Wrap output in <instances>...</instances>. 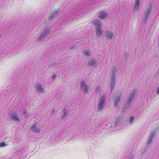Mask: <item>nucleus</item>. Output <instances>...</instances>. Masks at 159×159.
I'll return each instance as SVG.
<instances>
[{"label": "nucleus", "mask_w": 159, "mask_h": 159, "mask_svg": "<svg viewBox=\"0 0 159 159\" xmlns=\"http://www.w3.org/2000/svg\"><path fill=\"white\" fill-rule=\"evenodd\" d=\"M155 133L156 131H153L150 132V136L147 142V145H149L152 141Z\"/></svg>", "instance_id": "9b49d317"}, {"label": "nucleus", "mask_w": 159, "mask_h": 159, "mask_svg": "<svg viewBox=\"0 0 159 159\" xmlns=\"http://www.w3.org/2000/svg\"><path fill=\"white\" fill-rule=\"evenodd\" d=\"M7 144H6L4 142H2L0 143V147H3L7 145Z\"/></svg>", "instance_id": "5701e85b"}, {"label": "nucleus", "mask_w": 159, "mask_h": 159, "mask_svg": "<svg viewBox=\"0 0 159 159\" xmlns=\"http://www.w3.org/2000/svg\"><path fill=\"white\" fill-rule=\"evenodd\" d=\"M102 34V32L101 27L96 28V34L98 37H101Z\"/></svg>", "instance_id": "dca6fc26"}, {"label": "nucleus", "mask_w": 159, "mask_h": 159, "mask_svg": "<svg viewBox=\"0 0 159 159\" xmlns=\"http://www.w3.org/2000/svg\"><path fill=\"white\" fill-rule=\"evenodd\" d=\"M57 76V75L56 74H54L52 77V80H54L56 78V77Z\"/></svg>", "instance_id": "cd10ccee"}, {"label": "nucleus", "mask_w": 159, "mask_h": 159, "mask_svg": "<svg viewBox=\"0 0 159 159\" xmlns=\"http://www.w3.org/2000/svg\"><path fill=\"white\" fill-rule=\"evenodd\" d=\"M108 16V13L104 11H101L98 13V16L101 19H105Z\"/></svg>", "instance_id": "6e6552de"}, {"label": "nucleus", "mask_w": 159, "mask_h": 159, "mask_svg": "<svg viewBox=\"0 0 159 159\" xmlns=\"http://www.w3.org/2000/svg\"><path fill=\"white\" fill-rule=\"evenodd\" d=\"M54 108H53L52 110V112L53 113L54 112Z\"/></svg>", "instance_id": "7c9ffc66"}, {"label": "nucleus", "mask_w": 159, "mask_h": 159, "mask_svg": "<svg viewBox=\"0 0 159 159\" xmlns=\"http://www.w3.org/2000/svg\"><path fill=\"white\" fill-rule=\"evenodd\" d=\"M80 88L82 90H83L84 94H86L89 92L88 89L89 88V86L86 85L84 81H82L80 84Z\"/></svg>", "instance_id": "423d86ee"}, {"label": "nucleus", "mask_w": 159, "mask_h": 159, "mask_svg": "<svg viewBox=\"0 0 159 159\" xmlns=\"http://www.w3.org/2000/svg\"><path fill=\"white\" fill-rule=\"evenodd\" d=\"M156 94L157 95H159V86L157 88V89Z\"/></svg>", "instance_id": "bb28decb"}, {"label": "nucleus", "mask_w": 159, "mask_h": 159, "mask_svg": "<svg viewBox=\"0 0 159 159\" xmlns=\"http://www.w3.org/2000/svg\"><path fill=\"white\" fill-rule=\"evenodd\" d=\"M56 64H55V65H56ZM54 66V65H53V66Z\"/></svg>", "instance_id": "2f4dec72"}, {"label": "nucleus", "mask_w": 159, "mask_h": 159, "mask_svg": "<svg viewBox=\"0 0 159 159\" xmlns=\"http://www.w3.org/2000/svg\"><path fill=\"white\" fill-rule=\"evenodd\" d=\"M134 116H131L129 118V124H132L134 122Z\"/></svg>", "instance_id": "4be33fe9"}, {"label": "nucleus", "mask_w": 159, "mask_h": 159, "mask_svg": "<svg viewBox=\"0 0 159 159\" xmlns=\"http://www.w3.org/2000/svg\"><path fill=\"white\" fill-rule=\"evenodd\" d=\"M97 63V61L92 58L89 61L88 65L91 66H95L96 64Z\"/></svg>", "instance_id": "f3484780"}, {"label": "nucleus", "mask_w": 159, "mask_h": 159, "mask_svg": "<svg viewBox=\"0 0 159 159\" xmlns=\"http://www.w3.org/2000/svg\"><path fill=\"white\" fill-rule=\"evenodd\" d=\"M140 0H135V4L134 8V11H137L138 10L140 5Z\"/></svg>", "instance_id": "a211bd4d"}, {"label": "nucleus", "mask_w": 159, "mask_h": 159, "mask_svg": "<svg viewBox=\"0 0 159 159\" xmlns=\"http://www.w3.org/2000/svg\"><path fill=\"white\" fill-rule=\"evenodd\" d=\"M74 48H75V46H71L70 47L71 49H73Z\"/></svg>", "instance_id": "c85d7f7f"}, {"label": "nucleus", "mask_w": 159, "mask_h": 159, "mask_svg": "<svg viewBox=\"0 0 159 159\" xmlns=\"http://www.w3.org/2000/svg\"><path fill=\"white\" fill-rule=\"evenodd\" d=\"M23 115L24 116L26 117L27 115L28 112L25 109H24V111L23 112Z\"/></svg>", "instance_id": "b1692460"}, {"label": "nucleus", "mask_w": 159, "mask_h": 159, "mask_svg": "<svg viewBox=\"0 0 159 159\" xmlns=\"http://www.w3.org/2000/svg\"><path fill=\"white\" fill-rule=\"evenodd\" d=\"M106 98V96L104 95H102L101 97L99 99V101L98 103V111H102L103 109Z\"/></svg>", "instance_id": "7ed1b4c3"}, {"label": "nucleus", "mask_w": 159, "mask_h": 159, "mask_svg": "<svg viewBox=\"0 0 159 159\" xmlns=\"http://www.w3.org/2000/svg\"><path fill=\"white\" fill-rule=\"evenodd\" d=\"M121 120V119L120 118H118L115 122V126H117L120 124Z\"/></svg>", "instance_id": "412c9836"}, {"label": "nucleus", "mask_w": 159, "mask_h": 159, "mask_svg": "<svg viewBox=\"0 0 159 159\" xmlns=\"http://www.w3.org/2000/svg\"><path fill=\"white\" fill-rule=\"evenodd\" d=\"M122 96V93L120 92H116L115 93L114 97L113 98L114 101V107L117 106L120 101Z\"/></svg>", "instance_id": "20e7f679"}, {"label": "nucleus", "mask_w": 159, "mask_h": 159, "mask_svg": "<svg viewBox=\"0 0 159 159\" xmlns=\"http://www.w3.org/2000/svg\"><path fill=\"white\" fill-rule=\"evenodd\" d=\"M95 91L97 93L100 92V91H101V87H97Z\"/></svg>", "instance_id": "a878e982"}, {"label": "nucleus", "mask_w": 159, "mask_h": 159, "mask_svg": "<svg viewBox=\"0 0 159 159\" xmlns=\"http://www.w3.org/2000/svg\"><path fill=\"white\" fill-rule=\"evenodd\" d=\"M134 155H129L128 159H134Z\"/></svg>", "instance_id": "393cba45"}, {"label": "nucleus", "mask_w": 159, "mask_h": 159, "mask_svg": "<svg viewBox=\"0 0 159 159\" xmlns=\"http://www.w3.org/2000/svg\"><path fill=\"white\" fill-rule=\"evenodd\" d=\"M106 36L108 40L110 41L112 39L113 36L114 35L113 33L110 30H107L105 33Z\"/></svg>", "instance_id": "f8f14e48"}, {"label": "nucleus", "mask_w": 159, "mask_h": 159, "mask_svg": "<svg viewBox=\"0 0 159 159\" xmlns=\"http://www.w3.org/2000/svg\"><path fill=\"white\" fill-rule=\"evenodd\" d=\"M137 92V90L135 89H134L132 90L131 93L130 94L128 98L127 102L124 105L123 110L121 111V113L122 114H124L125 113V110L129 107L136 93Z\"/></svg>", "instance_id": "f257e3e1"}, {"label": "nucleus", "mask_w": 159, "mask_h": 159, "mask_svg": "<svg viewBox=\"0 0 159 159\" xmlns=\"http://www.w3.org/2000/svg\"><path fill=\"white\" fill-rule=\"evenodd\" d=\"M151 12V5H150L149 7L144 11L143 21L146 23L148 20V17Z\"/></svg>", "instance_id": "39448f33"}, {"label": "nucleus", "mask_w": 159, "mask_h": 159, "mask_svg": "<svg viewBox=\"0 0 159 159\" xmlns=\"http://www.w3.org/2000/svg\"><path fill=\"white\" fill-rule=\"evenodd\" d=\"M67 114V110L66 108H64L61 113V120L65 119Z\"/></svg>", "instance_id": "2eb2a0df"}, {"label": "nucleus", "mask_w": 159, "mask_h": 159, "mask_svg": "<svg viewBox=\"0 0 159 159\" xmlns=\"http://www.w3.org/2000/svg\"><path fill=\"white\" fill-rule=\"evenodd\" d=\"M90 51L89 50H84L83 52L84 55L85 56L88 57L90 55Z\"/></svg>", "instance_id": "aec40b11"}, {"label": "nucleus", "mask_w": 159, "mask_h": 159, "mask_svg": "<svg viewBox=\"0 0 159 159\" xmlns=\"http://www.w3.org/2000/svg\"><path fill=\"white\" fill-rule=\"evenodd\" d=\"M36 89L37 91L39 92L40 93H42L44 92V90L42 87L41 85L39 84H37Z\"/></svg>", "instance_id": "4468645a"}, {"label": "nucleus", "mask_w": 159, "mask_h": 159, "mask_svg": "<svg viewBox=\"0 0 159 159\" xmlns=\"http://www.w3.org/2000/svg\"><path fill=\"white\" fill-rule=\"evenodd\" d=\"M30 129L34 133H39L40 132L41 128L40 127H37L35 124L31 126L30 128Z\"/></svg>", "instance_id": "9d476101"}, {"label": "nucleus", "mask_w": 159, "mask_h": 159, "mask_svg": "<svg viewBox=\"0 0 159 159\" xmlns=\"http://www.w3.org/2000/svg\"><path fill=\"white\" fill-rule=\"evenodd\" d=\"M92 22L95 26L96 28L98 27H101V23L100 21L99 20L94 19L93 20Z\"/></svg>", "instance_id": "ddd939ff"}, {"label": "nucleus", "mask_w": 159, "mask_h": 159, "mask_svg": "<svg viewBox=\"0 0 159 159\" xmlns=\"http://www.w3.org/2000/svg\"><path fill=\"white\" fill-rule=\"evenodd\" d=\"M158 45L159 47V36L158 37Z\"/></svg>", "instance_id": "c756f323"}, {"label": "nucleus", "mask_w": 159, "mask_h": 159, "mask_svg": "<svg viewBox=\"0 0 159 159\" xmlns=\"http://www.w3.org/2000/svg\"><path fill=\"white\" fill-rule=\"evenodd\" d=\"M58 12V10H56L55 11L54 13H53L51 16H49V20H51L56 17L57 16V13Z\"/></svg>", "instance_id": "6ab92c4d"}, {"label": "nucleus", "mask_w": 159, "mask_h": 159, "mask_svg": "<svg viewBox=\"0 0 159 159\" xmlns=\"http://www.w3.org/2000/svg\"><path fill=\"white\" fill-rule=\"evenodd\" d=\"M10 118L14 121L19 122L20 119L16 112H13L11 114L10 116Z\"/></svg>", "instance_id": "1a4fd4ad"}, {"label": "nucleus", "mask_w": 159, "mask_h": 159, "mask_svg": "<svg viewBox=\"0 0 159 159\" xmlns=\"http://www.w3.org/2000/svg\"><path fill=\"white\" fill-rule=\"evenodd\" d=\"M117 70L116 67H114L112 70L111 76V92H112L115 84V74L116 73Z\"/></svg>", "instance_id": "f03ea898"}, {"label": "nucleus", "mask_w": 159, "mask_h": 159, "mask_svg": "<svg viewBox=\"0 0 159 159\" xmlns=\"http://www.w3.org/2000/svg\"><path fill=\"white\" fill-rule=\"evenodd\" d=\"M50 30V29L49 28H46L41 33L40 36L37 39V41L38 42L41 41L49 33Z\"/></svg>", "instance_id": "0eeeda50"}]
</instances>
